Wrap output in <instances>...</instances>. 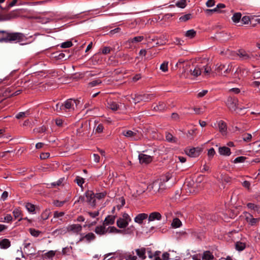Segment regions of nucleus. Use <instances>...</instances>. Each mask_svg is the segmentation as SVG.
Masks as SVG:
<instances>
[{
	"label": "nucleus",
	"instance_id": "1",
	"mask_svg": "<svg viewBox=\"0 0 260 260\" xmlns=\"http://www.w3.org/2000/svg\"><path fill=\"white\" fill-rule=\"evenodd\" d=\"M25 38V35L21 32H9L4 30H0V42L23 41Z\"/></svg>",
	"mask_w": 260,
	"mask_h": 260
},
{
	"label": "nucleus",
	"instance_id": "2",
	"mask_svg": "<svg viewBox=\"0 0 260 260\" xmlns=\"http://www.w3.org/2000/svg\"><path fill=\"white\" fill-rule=\"evenodd\" d=\"M80 103V101L78 100H74L70 99L66 100L64 104H61L59 106V110H63L69 112L74 111L75 108Z\"/></svg>",
	"mask_w": 260,
	"mask_h": 260
},
{
	"label": "nucleus",
	"instance_id": "3",
	"mask_svg": "<svg viewBox=\"0 0 260 260\" xmlns=\"http://www.w3.org/2000/svg\"><path fill=\"white\" fill-rule=\"evenodd\" d=\"M238 99L236 97L229 96L227 99L226 105L231 111H235L238 109Z\"/></svg>",
	"mask_w": 260,
	"mask_h": 260
},
{
	"label": "nucleus",
	"instance_id": "4",
	"mask_svg": "<svg viewBox=\"0 0 260 260\" xmlns=\"http://www.w3.org/2000/svg\"><path fill=\"white\" fill-rule=\"evenodd\" d=\"M122 133L124 136L129 138L131 140L133 141H138L140 140L142 136V134L141 133H139L138 131L134 132L128 130L123 131Z\"/></svg>",
	"mask_w": 260,
	"mask_h": 260
},
{
	"label": "nucleus",
	"instance_id": "5",
	"mask_svg": "<svg viewBox=\"0 0 260 260\" xmlns=\"http://www.w3.org/2000/svg\"><path fill=\"white\" fill-rule=\"evenodd\" d=\"M85 195L86 198V201L91 207L94 208L96 206V203L95 196L93 191L88 190L86 191Z\"/></svg>",
	"mask_w": 260,
	"mask_h": 260
},
{
	"label": "nucleus",
	"instance_id": "6",
	"mask_svg": "<svg viewBox=\"0 0 260 260\" xmlns=\"http://www.w3.org/2000/svg\"><path fill=\"white\" fill-rule=\"evenodd\" d=\"M232 65L229 64L228 67L225 69V66L222 64H217L216 65L215 71H217L221 75L226 76L229 73L232 69Z\"/></svg>",
	"mask_w": 260,
	"mask_h": 260
},
{
	"label": "nucleus",
	"instance_id": "7",
	"mask_svg": "<svg viewBox=\"0 0 260 260\" xmlns=\"http://www.w3.org/2000/svg\"><path fill=\"white\" fill-rule=\"evenodd\" d=\"M80 235L81 237L79 239V242L84 241L86 243H90L96 239V236L93 233H88L85 235L81 233Z\"/></svg>",
	"mask_w": 260,
	"mask_h": 260
},
{
	"label": "nucleus",
	"instance_id": "8",
	"mask_svg": "<svg viewBox=\"0 0 260 260\" xmlns=\"http://www.w3.org/2000/svg\"><path fill=\"white\" fill-rule=\"evenodd\" d=\"M202 151V149L200 147H193L190 149H186L185 151L186 153L189 156L192 157H196L200 155Z\"/></svg>",
	"mask_w": 260,
	"mask_h": 260
},
{
	"label": "nucleus",
	"instance_id": "9",
	"mask_svg": "<svg viewBox=\"0 0 260 260\" xmlns=\"http://www.w3.org/2000/svg\"><path fill=\"white\" fill-rule=\"evenodd\" d=\"M90 128V124L86 122L82 123L81 126L77 129V134L79 136H82L88 133V130Z\"/></svg>",
	"mask_w": 260,
	"mask_h": 260
},
{
	"label": "nucleus",
	"instance_id": "10",
	"mask_svg": "<svg viewBox=\"0 0 260 260\" xmlns=\"http://www.w3.org/2000/svg\"><path fill=\"white\" fill-rule=\"evenodd\" d=\"M139 159L140 164H149L152 161L153 157L146 155L145 154L141 153L139 155Z\"/></svg>",
	"mask_w": 260,
	"mask_h": 260
},
{
	"label": "nucleus",
	"instance_id": "11",
	"mask_svg": "<svg viewBox=\"0 0 260 260\" xmlns=\"http://www.w3.org/2000/svg\"><path fill=\"white\" fill-rule=\"evenodd\" d=\"M237 55L241 60H247L251 58V54H248L245 50L243 49H239L238 51Z\"/></svg>",
	"mask_w": 260,
	"mask_h": 260
},
{
	"label": "nucleus",
	"instance_id": "12",
	"mask_svg": "<svg viewBox=\"0 0 260 260\" xmlns=\"http://www.w3.org/2000/svg\"><path fill=\"white\" fill-rule=\"evenodd\" d=\"M82 227L79 224H73L67 227L68 232H72L75 233H78L82 231Z\"/></svg>",
	"mask_w": 260,
	"mask_h": 260
},
{
	"label": "nucleus",
	"instance_id": "13",
	"mask_svg": "<svg viewBox=\"0 0 260 260\" xmlns=\"http://www.w3.org/2000/svg\"><path fill=\"white\" fill-rule=\"evenodd\" d=\"M162 218V216L159 212H153L151 213L149 216H148V221H153L154 220H160Z\"/></svg>",
	"mask_w": 260,
	"mask_h": 260
},
{
	"label": "nucleus",
	"instance_id": "14",
	"mask_svg": "<svg viewBox=\"0 0 260 260\" xmlns=\"http://www.w3.org/2000/svg\"><path fill=\"white\" fill-rule=\"evenodd\" d=\"M18 1H12L8 3V1H0V8L2 10H8L10 7L14 6Z\"/></svg>",
	"mask_w": 260,
	"mask_h": 260
},
{
	"label": "nucleus",
	"instance_id": "15",
	"mask_svg": "<svg viewBox=\"0 0 260 260\" xmlns=\"http://www.w3.org/2000/svg\"><path fill=\"white\" fill-rule=\"evenodd\" d=\"M218 152L221 155L224 156H229L231 154V149L226 146L219 147Z\"/></svg>",
	"mask_w": 260,
	"mask_h": 260
},
{
	"label": "nucleus",
	"instance_id": "16",
	"mask_svg": "<svg viewBox=\"0 0 260 260\" xmlns=\"http://www.w3.org/2000/svg\"><path fill=\"white\" fill-rule=\"evenodd\" d=\"M225 5L223 4H218L215 8L212 9H207L205 10V12L207 14H210L213 12H217V13H221V11H220L221 8H225Z\"/></svg>",
	"mask_w": 260,
	"mask_h": 260
},
{
	"label": "nucleus",
	"instance_id": "17",
	"mask_svg": "<svg viewBox=\"0 0 260 260\" xmlns=\"http://www.w3.org/2000/svg\"><path fill=\"white\" fill-rule=\"evenodd\" d=\"M148 218V215L146 213H140L135 218V221L139 224H142L143 221Z\"/></svg>",
	"mask_w": 260,
	"mask_h": 260
},
{
	"label": "nucleus",
	"instance_id": "18",
	"mask_svg": "<svg viewBox=\"0 0 260 260\" xmlns=\"http://www.w3.org/2000/svg\"><path fill=\"white\" fill-rule=\"evenodd\" d=\"M107 107L112 111H117L119 108V105L115 102L109 100L107 102Z\"/></svg>",
	"mask_w": 260,
	"mask_h": 260
},
{
	"label": "nucleus",
	"instance_id": "19",
	"mask_svg": "<svg viewBox=\"0 0 260 260\" xmlns=\"http://www.w3.org/2000/svg\"><path fill=\"white\" fill-rule=\"evenodd\" d=\"M105 225H100L95 227L94 229V232L96 234L100 235H103L106 234L107 233V230L106 229Z\"/></svg>",
	"mask_w": 260,
	"mask_h": 260
},
{
	"label": "nucleus",
	"instance_id": "20",
	"mask_svg": "<svg viewBox=\"0 0 260 260\" xmlns=\"http://www.w3.org/2000/svg\"><path fill=\"white\" fill-rule=\"evenodd\" d=\"M115 216L108 215L107 216L103 222L104 225H108L113 224L115 222Z\"/></svg>",
	"mask_w": 260,
	"mask_h": 260
},
{
	"label": "nucleus",
	"instance_id": "21",
	"mask_svg": "<svg viewBox=\"0 0 260 260\" xmlns=\"http://www.w3.org/2000/svg\"><path fill=\"white\" fill-rule=\"evenodd\" d=\"M218 128L219 132L223 135L226 133L227 126L226 124L222 120H220L218 123Z\"/></svg>",
	"mask_w": 260,
	"mask_h": 260
},
{
	"label": "nucleus",
	"instance_id": "22",
	"mask_svg": "<svg viewBox=\"0 0 260 260\" xmlns=\"http://www.w3.org/2000/svg\"><path fill=\"white\" fill-rule=\"evenodd\" d=\"M136 252L138 256L141 258L142 259H145L146 258L145 253H146V248L144 247H142L140 249H136Z\"/></svg>",
	"mask_w": 260,
	"mask_h": 260
},
{
	"label": "nucleus",
	"instance_id": "23",
	"mask_svg": "<svg viewBox=\"0 0 260 260\" xmlns=\"http://www.w3.org/2000/svg\"><path fill=\"white\" fill-rule=\"evenodd\" d=\"M166 104L162 102H159L158 105H156L153 107V110L155 111H163L167 109Z\"/></svg>",
	"mask_w": 260,
	"mask_h": 260
},
{
	"label": "nucleus",
	"instance_id": "24",
	"mask_svg": "<svg viewBox=\"0 0 260 260\" xmlns=\"http://www.w3.org/2000/svg\"><path fill=\"white\" fill-rule=\"evenodd\" d=\"M202 68L199 66H196L193 70L191 69L190 70V74L194 77H198L202 73Z\"/></svg>",
	"mask_w": 260,
	"mask_h": 260
},
{
	"label": "nucleus",
	"instance_id": "25",
	"mask_svg": "<svg viewBox=\"0 0 260 260\" xmlns=\"http://www.w3.org/2000/svg\"><path fill=\"white\" fill-rule=\"evenodd\" d=\"M116 223L117 226L121 229L126 228L128 224V223L127 222V221H126L124 219H122L121 218H119L117 220Z\"/></svg>",
	"mask_w": 260,
	"mask_h": 260
},
{
	"label": "nucleus",
	"instance_id": "26",
	"mask_svg": "<svg viewBox=\"0 0 260 260\" xmlns=\"http://www.w3.org/2000/svg\"><path fill=\"white\" fill-rule=\"evenodd\" d=\"M11 246V242L9 239H4L0 241V247L3 249H7Z\"/></svg>",
	"mask_w": 260,
	"mask_h": 260
},
{
	"label": "nucleus",
	"instance_id": "27",
	"mask_svg": "<svg viewBox=\"0 0 260 260\" xmlns=\"http://www.w3.org/2000/svg\"><path fill=\"white\" fill-rule=\"evenodd\" d=\"M213 258H214L213 255L209 251H205L202 256L203 260H212Z\"/></svg>",
	"mask_w": 260,
	"mask_h": 260
},
{
	"label": "nucleus",
	"instance_id": "28",
	"mask_svg": "<svg viewBox=\"0 0 260 260\" xmlns=\"http://www.w3.org/2000/svg\"><path fill=\"white\" fill-rule=\"evenodd\" d=\"M13 216L15 219H17V218L20 217V218L18 219V220L20 221L22 220V213L19 208L15 209L14 210V211H13Z\"/></svg>",
	"mask_w": 260,
	"mask_h": 260
},
{
	"label": "nucleus",
	"instance_id": "29",
	"mask_svg": "<svg viewBox=\"0 0 260 260\" xmlns=\"http://www.w3.org/2000/svg\"><path fill=\"white\" fill-rule=\"evenodd\" d=\"M166 140L169 142L171 143H177V139L174 137L171 134L169 133H167L166 134Z\"/></svg>",
	"mask_w": 260,
	"mask_h": 260
},
{
	"label": "nucleus",
	"instance_id": "30",
	"mask_svg": "<svg viewBox=\"0 0 260 260\" xmlns=\"http://www.w3.org/2000/svg\"><path fill=\"white\" fill-rule=\"evenodd\" d=\"M235 247L237 250L241 251L245 248L246 244L245 243L238 241L236 243Z\"/></svg>",
	"mask_w": 260,
	"mask_h": 260
},
{
	"label": "nucleus",
	"instance_id": "31",
	"mask_svg": "<svg viewBox=\"0 0 260 260\" xmlns=\"http://www.w3.org/2000/svg\"><path fill=\"white\" fill-rule=\"evenodd\" d=\"M247 207L250 209H251V210H253L256 212H257L258 213H259L260 212V211H259V207L257 205H255L253 203H248V204H247Z\"/></svg>",
	"mask_w": 260,
	"mask_h": 260
},
{
	"label": "nucleus",
	"instance_id": "32",
	"mask_svg": "<svg viewBox=\"0 0 260 260\" xmlns=\"http://www.w3.org/2000/svg\"><path fill=\"white\" fill-rule=\"evenodd\" d=\"M154 95L153 94H142V101L146 102L151 100L154 98Z\"/></svg>",
	"mask_w": 260,
	"mask_h": 260
},
{
	"label": "nucleus",
	"instance_id": "33",
	"mask_svg": "<svg viewBox=\"0 0 260 260\" xmlns=\"http://www.w3.org/2000/svg\"><path fill=\"white\" fill-rule=\"evenodd\" d=\"M181 225V221L178 218H175L173 220L171 225L174 228H179Z\"/></svg>",
	"mask_w": 260,
	"mask_h": 260
},
{
	"label": "nucleus",
	"instance_id": "34",
	"mask_svg": "<svg viewBox=\"0 0 260 260\" xmlns=\"http://www.w3.org/2000/svg\"><path fill=\"white\" fill-rule=\"evenodd\" d=\"M241 16L242 15L241 13H236L233 15L232 19L234 22L238 23L240 21L241 18Z\"/></svg>",
	"mask_w": 260,
	"mask_h": 260
},
{
	"label": "nucleus",
	"instance_id": "35",
	"mask_svg": "<svg viewBox=\"0 0 260 260\" xmlns=\"http://www.w3.org/2000/svg\"><path fill=\"white\" fill-rule=\"evenodd\" d=\"M144 39V37L143 36H137V37H135L133 38H131V39H129L128 40V41L130 42V43H138V42H141L142 41H143Z\"/></svg>",
	"mask_w": 260,
	"mask_h": 260
},
{
	"label": "nucleus",
	"instance_id": "36",
	"mask_svg": "<svg viewBox=\"0 0 260 260\" xmlns=\"http://www.w3.org/2000/svg\"><path fill=\"white\" fill-rule=\"evenodd\" d=\"M196 35V31L192 29L187 30L185 33V36L190 39L193 38Z\"/></svg>",
	"mask_w": 260,
	"mask_h": 260
},
{
	"label": "nucleus",
	"instance_id": "37",
	"mask_svg": "<svg viewBox=\"0 0 260 260\" xmlns=\"http://www.w3.org/2000/svg\"><path fill=\"white\" fill-rule=\"evenodd\" d=\"M132 95V98L133 100V102L135 103V104L138 103L142 101V94H135L134 95Z\"/></svg>",
	"mask_w": 260,
	"mask_h": 260
},
{
	"label": "nucleus",
	"instance_id": "38",
	"mask_svg": "<svg viewBox=\"0 0 260 260\" xmlns=\"http://www.w3.org/2000/svg\"><path fill=\"white\" fill-rule=\"evenodd\" d=\"M192 18V15L191 14H187L184 15L179 18V20L181 22H186L190 20Z\"/></svg>",
	"mask_w": 260,
	"mask_h": 260
},
{
	"label": "nucleus",
	"instance_id": "39",
	"mask_svg": "<svg viewBox=\"0 0 260 260\" xmlns=\"http://www.w3.org/2000/svg\"><path fill=\"white\" fill-rule=\"evenodd\" d=\"M29 231L30 234L35 237H38L41 233V231L36 230V229L33 228H30L29 229Z\"/></svg>",
	"mask_w": 260,
	"mask_h": 260
},
{
	"label": "nucleus",
	"instance_id": "40",
	"mask_svg": "<svg viewBox=\"0 0 260 260\" xmlns=\"http://www.w3.org/2000/svg\"><path fill=\"white\" fill-rule=\"evenodd\" d=\"M25 207L29 212L33 213L35 210V206L29 203L26 204Z\"/></svg>",
	"mask_w": 260,
	"mask_h": 260
},
{
	"label": "nucleus",
	"instance_id": "41",
	"mask_svg": "<svg viewBox=\"0 0 260 260\" xmlns=\"http://www.w3.org/2000/svg\"><path fill=\"white\" fill-rule=\"evenodd\" d=\"M221 180L222 182L229 183L231 181V178L226 174H221L220 175Z\"/></svg>",
	"mask_w": 260,
	"mask_h": 260
},
{
	"label": "nucleus",
	"instance_id": "42",
	"mask_svg": "<svg viewBox=\"0 0 260 260\" xmlns=\"http://www.w3.org/2000/svg\"><path fill=\"white\" fill-rule=\"evenodd\" d=\"M75 182H76L79 186L82 187L83 184L84 183V179L81 177L77 176Z\"/></svg>",
	"mask_w": 260,
	"mask_h": 260
},
{
	"label": "nucleus",
	"instance_id": "43",
	"mask_svg": "<svg viewBox=\"0 0 260 260\" xmlns=\"http://www.w3.org/2000/svg\"><path fill=\"white\" fill-rule=\"evenodd\" d=\"M106 194H107V193L105 191L102 192L96 193L95 194L94 193L95 199H97L98 200H101L102 199H103L106 197Z\"/></svg>",
	"mask_w": 260,
	"mask_h": 260
},
{
	"label": "nucleus",
	"instance_id": "44",
	"mask_svg": "<svg viewBox=\"0 0 260 260\" xmlns=\"http://www.w3.org/2000/svg\"><path fill=\"white\" fill-rule=\"evenodd\" d=\"M28 115H29V112L28 111L21 112H19L18 114L16 115V118L17 119H19L24 118Z\"/></svg>",
	"mask_w": 260,
	"mask_h": 260
},
{
	"label": "nucleus",
	"instance_id": "45",
	"mask_svg": "<svg viewBox=\"0 0 260 260\" xmlns=\"http://www.w3.org/2000/svg\"><path fill=\"white\" fill-rule=\"evenodd\" d=\"M73 46V43L71 41H68L62 43L61 44V47L62 48H67L71 47Z\"/></svg>",
	"mask_w": 260,
	"mask_h": 260
},
{
	"label": "nucleus",
	"instance_id": "46",
	"mask_svg": "<svg viewBox=\"0 0 260 260\" xmlns=\"http://www.w3.org/2000/svg\"><path fill=\"white\" fill-rule=\"evenodd\" d=\"M252 136L251 134L246 133L243 135V140L245 142H250L251 140Z\"/></svg>",
	"mask_w": 260,
	"mask_h": 260
},
{
	"label": "nucleus",
	"instance_id": "47",
	"mask_svg": "<svg viewBox=\"0 0 260 260\" xmlns=\"http://www.w3.org/2000/svg\"><path fill=\"white\" fill-rule=\"evenodd\" d=\"M168 62H164L161 65H160V69L162 71V72H166L168 71Z\"/></svg>",
	"mask_w": 260,
	"mask_h": 260
},
{
	"label": "nucleus",
	"instance_id": "48",
	"mask_svg": "<svg viewBox=\"0 0 260 260\" xmlns=\"http://www.w3.org/2000/svg\"><path fill=\"white\" fill-rule=\"evenodd\" d=\"M47 130V128L45 126L43 125L40 127L35 128L34 131L38 133H44Z\"/></svg>",
	"mask_w": 260,
	"mask_h": 260
},
{
	"label": "nucleus",
	"instance_id": "49",
	"mask_svg": "<svg viewBox=\"0 0 260 260\" xmlns=\"http://www.w3.org/2000/svg\"><path fill=\"white\" fill-rule=\"evenodd\" d=\"M186 1H178L176 3V6L180 8H184L186 6Z\"/></svg>",
	"mask_w": 260,
	"mask_h": 260
},
{
	"label": "nucleus",
	"instance_id": "50",
	"mask_svg": "<svg viewBox=\"0 0 260 260\" xmlns=\"http://www.w3.org/2000/svg\"><path fill=\"white\" fill-rule=\"evenodd\" d=\"M246 159V157L245 156H239L238 157H236L235 159V160H234V163L243 162Z\"/></svg>",
	"mask_w": 260,
	"mask_h": 260
},
{
	"label": "nucleus",
	"instance_id": "51",
	"mask_svg": "<svg viewBox=\"0 0 260 260\" xmlns=\"http://www.w3.org/2000/svg\"><path fill=\"white\" fill-rule=\"evenodd\" d=\"M65 201H59L58 200H54L53 201V204L56 207H62L65 203Z\"/></svg>",
	"mask_w": 260,
	"mask_h": 260
},
{
	"label": "nucleus",
	"instance_id": "52",
	"mask_svg": "<svg viewBox=\"0 0 260 260\" xmlns=\"http://www.w3.org/2000/svg\"><path fill=\"white\" fill-rule=\"evenodd\" d=\"M204 71L203 73L205 75H208L211 71V68L210 66L206 65L204 66Z\"/></svg>",
	"mask_w": 260,
	"mask_h": 260
},
{
	"label": "nucleus",
	"instance_id": "53",
	"mask_svg": "<svg viewBox=\"0 0 260 260\" xmlns=\"http://www.w3.org/2000/svg\"><path fill=\"white\" fill-rule=\"evenodd\" d=\"M50 211L49 210H46L43 212L41 214V217L43 220H46L49 217Z\"/></svg>",
	"mask_w": 260,
	"mask_h": 260
},
{
	"label": "nucleus",
	"instance_id": "54",
	"mask_svg": "<svg viewBox=\"0 0 260 260\" xmlns=\"http://www.w3.org/2000/svg\"><path fill=\"white\" fill-rule=\"evenodd\" d=\"M194 133L195 131L194 129H190L188 131L187 133L186 134V136L188 138L192 139L193 138Z\"/></svg>",
	"mask_w": 260,
	"mask_h": 260
},
{
	"label": "nucleus",
	"instance_id": "55",
	"mask_svg": "<svg viewBox=\"0 0 260 260\" xmlns=\"http://www.w3.org/2000/svg\"><path fill=\"white\" fill-rule=\"evenodd\" d=\"M117 229L115 226H109L107 229V233H116L117 232Z\"/></svg>",
	"mask_w": 260,
	"mask_h": 260
},
{
	"label": "nucleus",
	"instance_id": "56",
	"mask_svg": "<svg viewBox=\"0 0 260 260\" xmlns=\"http://www.w3.org/2000/svg\"><path fill=\"white\" fill-rule=\"evenodd\" d=\"M50 156V153L48 152H42L40 154V157L41 159H45L48 158Z\"/></svg>",
	"mask_w": 260,
	"mask_h": 260
},
{
	"label": "nucleus",
	"instance_id": "57",
	"mask_svg": "<svg viewBox=\"0 0 260 260\" xmlns=\"http://www.w3.org/2000/svg\"><path fill=\"white\" fill-rule=\"evenodd\" d=\"M72 249V247L71 246L63 248L62 250V254L63 255L67 254L68 253L70 252V250Z\"/></svg>",
	"mask_w": 260,
	"mask_h": 260
},
{
	"label": "nucleus",
	"instance_id": "58",
	"mask_svg": "<svg viewBox=\"0 0 260 260\" xmlns=\"http://www.w3.org/2000/svg\"><path fill=\"white\" fill-rule=\"evenodd\" d=\"M215 154V151L214 148H211L210 149H209V150L208 151V156L209 158H212Z\"/></svg>",
	"mask_w": 260,
	"mask_h": 260
},
{
	"label": "nucleus",
	"instance_id": "59",
	"mask_svg": "<svg viewBox=\"0 0 260 260\" xmlns=\"http://www.w3.org/2000/svg\"><path fill=\"white\" fill-rule=\"evenodd\" d=\"M241 21L243 24H248L249 22L250 21V18L248 16H244L242 18Z\"/></svg>",
	"mask_w": 260,
	"mask_h": 260
},
{
	"label": "nucleus",
	"instance_id": "60",
	"mask_svg": "<svg viewBox=\"0 0 260 260\" xmlns=\"http://www.w3.org/2000/svg\"><path fill=\"white\" fill-rule=\"evenodd\" d=\"M103 129H104L103 125L102 124H100L97 126V127L95 129V132L98 133H101L102 132H103Z\"/></svg>",
	"mask_w": 260,
	"mask_h": 260
},
{
	"label": "nucleus",
	"instance_id": "61",
	"mask_svg": "<svg viewBox=\"0 0 260 260\" xmlns=\"http://www.w3.org/2000/svg\"><path fill=\"white\" fill-rule=\"evenodd\" d=\"M88 214L92 218H94L99 215V211H95L93 212H87Z\"/></svg>",
	"mask_w": 260,
	"mask_h": 260
},
{
	"label": "nucleus",
	"instance_id": "62",
	"mask_svg": "<svg viewBox=\"0 0 260 260\" xmlns=\"http://www.w3.org/2000/svg\"><path fill=\"white\" fill-rule=\"evenodd\" d=\"M102 83L101 81L100 80H96L92 81V82H90L89 84L91 86L93 87L95 86L98 84H100Z\"/></svg>",
	"mask_w": 260,
	"mask_h": 260
},
{
	"label": "nucleus",
	"instance_id": "63",
	"mask_svg": "<svg viewBox=\"0 0 260 260\" xmlns=\"http://www.w3.org/2000/svg\"><path fill=\"white\" fill-rule=\"evenodd\" d=\"M258 220L259 219L258 218H254L252 217V219L248 220V223L251 226L254 225L258 221Z\"/></svg>",
	"mask_w": 260,
	"mask_h": 260
},
{
	"label": "nucleus",
	"instance_id": "64",
	"mask_svg": "<svg viewBox=\"0 0 260 260\" xmlns=\"http://www.w3.org/2000/svg\"><path fill=\"white\" fill-rule=\"evenodd\" d=\"M170 259V254L167 252H164L162 255V260H169Z\"/></svg>",
	"mask_w": 260,
	"mask_h": 260
}]
</instances>
